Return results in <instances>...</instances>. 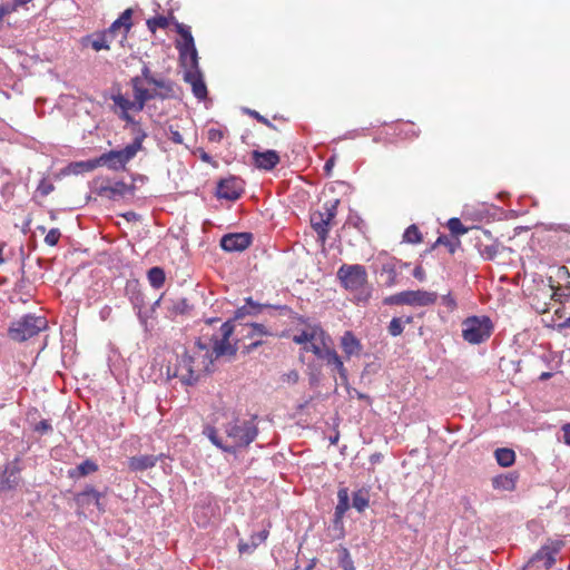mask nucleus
I'll list each match as a JSON object with an SVG mask.
<instances>
[{"label":"nucleus","mask_w":570,"mask_h":570,"mask_svg":"<svg viewBox=\"0 0 570 570\" xmlns=\"http://www.w3.org/2000/svg\"><path fill=\"white\" fill-rule=\"evenodd\" d=\"M436 245H444L448 247L450 253H454L456 248L460 246V240L458 238H450L449 236L441 235L438 237L435 242Z\"/></svg>","instance_id":"nucleus-40"},{"label":"nucleus","mask_w":570,"mask_h":570,"mask_svg":"<svg viewBox=\"0 0 570 570\" xmlns=\"http://www.w3.org/2000/svg\"><path fill=\"white\" fill-rule=\"evenodd\" d=\"M188 68L184 73V80L191 86L193 94L196 98L199 100H203L207 97V87L204 82L202 72L197 67H190L189 65L186 67Z\"/></svg>","instance_id":"nucleus-16"},{"label":"nucleus","mask_w":570,"mask_h":570,"mask_svg":"<svg viewBox=\"0 0 570 570\" xmlns=\"http://www.w3.org/2000/svg\"><path fill=\"white\" fill-rule=\"evenodd\" d=\"M341 347L347 357L358 355L362 351L361 342L351 331L345 332L341 337Z\"/></svg>","instance_id":"nucleus-23"},{"label":"nucleus","mask_w":570,"mask_h":570,"mask_svg":"<svg viewBox=\"0 0 570 570\" xmlns=\"http://www.w3.org/2000/svg\"><path fill=\"white\" fill-rule=\"evenodd\" d=\"M492 484L495 489L511 491L515 487V478L511 474L498 475L492 480Z\"/></svg>","instance_id":"nucleus-30"},{"label":"nucleus","mask_w":570,"mask_h":570,"mask_svg":"<svg viewBox=\"0 0 570 570\" xmlns=\"http://www.w3.org/2000/svg\"><path fill=\"white\" fill-rule=\"evenodd\" d=\"M188 308L187 301L185 298H179L177 301H170L168 303L167 309L170 315L184 314Z\"/></svg>","instance_id":"nucleus-37"},{"label":"nucleus","mask_w":570,"mask_h":570,"mask_svg":"<svg viewBox=\"0 0 570 570\" xmlns=\"http://www.w3.org/2000/svg\"><path fill=\"white\" fill-rule=\"evenodd\" d=\"M208 138L212 141H220L223 138V132L219 129H209Z\"/></svg>","instance_id":"nucleus-59"},{"label":"nucleus","mask_w":570,"mask_h":570,"mask_svg":"<svg viewBox=\"0 0 570 570\" xmlns=\"http://www.w3.org/2000/svg\"><path fill=\"white\" fill-rule=\"evenodd\" d=\"M224 432L232 441L230 444L225 443L218 435L216 428L212 425L205 426L203 431L204 435H206L215 446L223 452L235 454L238 449L247 448L257 438L258 429L254 417L249 420L234 417L224 424Z\"/></svg>","instance_id":"nucleus-1"},{"label":"nucleus","mask_w":570,"mask_h":570,"mask_svg":"<svg viewBox=\"0 0 570 570\" xmlns=\"http://www.w3.org/2000/svg\"><path fill=\"white\" fill-rule=\"evenodd\" d=\"M52 430V426L51 424L49 423L48 420H41L39 423L36 424L35 426V431L36 432H39L41 434H45V433H48L49 431Z\"/></svg>","instance_id":"nucleus-53"},{"label":"nucleus","mask_w":570,"mask_h":570,"mask_svg":"<svg viewBox=\"0 0 570 570\" xmlns=\"http://www.w3.org/2000/svg\"><path fill=\"white\" fill-rule=\"evenodd\" d=\"M168 379L178 377L185 385H194L199 380V373L195 370V356L185 351L178 355L174 366L167 367Z\"/></svg>","instance_id":"nucleus-6"},{"label":"nucleus","mask_w":570,"mask_h":570,"mask_svg":"<svg viewBox=\"0 0 570 570\" xmlns=\"http://www.w3.org/2000/svg\"><path fill=\"white\" fill-rule=\"evenodd\" d=\"M176 28L177 32L183 38V42L178 45L181 65L187 67L189 61L190 67H197L198 55L189 27L183 23H177Z\"/></svg>","instance_id":"nucleus-9"},{"label":"nucleus","mask_w":570,"mask_h":570,"mask_svg":"<svg viewBox=\"0 0 570 570\" xmlns=\"http://www.w3.org/2000/svg\"><path fill=\"white\" fill-rule=\"evenodd\" d=\"M235 330V326L230 321L225 322L220 328L219 334L220 337H216L214 340L213 344V351L212 355L215 356V358L222 357V356H234L237 352L236 343L233 344L230 342V336L233 335Z\"/></svg>","instance_id":"nucleus-10"},{"label":"nucleus","mask_w":570,"mask_h":570,"mask_svg":"<svg viewBox=\"0 0 570 570\" xmlns=\"http://www.w3.org/2000/svg\"><path fill=\"white\" fill-rule=\"evenodd\" d=\"M492 324L488 316H471L462 323V336L470 344H480L491 335Z\"/></svg>","instance_id":"nucleus-7"},{"label":"nucleus","mask_w":570,"mask_h":570,"mask_svg":"<svg viewBox=\"0 0 570 570\" xmlns=\"http://www.w3.org/2000/svg\"><path fill=\"white\" fill-rule=\"evenodd\" d=\"M381 277H384V285L386 287H393L397 283V272L393 262H387L382 265Z\"/></svg>","instance_id":"nucleus-27"},{"label":"nucleus","mask_w":570,"mask_h":570,"mask_svg":"<svg viewBox=\"0 0 570 570\" xmlns=\"http://www.w3.org/2000/svg\"><path fill=\"white\" fill-rule=\"evenodd\" d=\"M47 325L45 317L27 314L11 323L9 336L16 342H23L38 335Z\"/></svg>","instance_id":"nucleus-4"},{"label":"nucleus","mask_w":570,"mask_h":570,"mask_svg":"<svg viewBox=\"0 0 570 570\" xmlns=\"http://www.w3.org/2000/svg\"><path fill=\"white\" fill-rule=\"evenodd\" d=\"M274 307L275 306H273V305L257 303L252 297H247V298H245V305L237 308V311L235 312V318L238 320L246 315H258L262 313L263 309L274 308Z\"/></svg>","instance_id":"nucleus-22"},{"label":"nucleus","mask_w":570,"mask_h":570,"mask_svg":"<svg viewBox=\"0 0 570 570\" xmlns=\"http://www.w3.org/2000/svg\"><path fill=\"white\" fill-rule=\"evenodd\" d=\"M147 277L150 285L155 288H160L165 283V272L158 266L151 267L148 271Z\"/></svg>","instance_id":"nucleus-32"},{"label":"nucleus","mask_w":570,"mask_h":570,"mask_svg":"<svg viewBox=\"0 0 570 570\" xmlns=\"http://www.w3.org/2000/svg\"><path fill=\"white\" fill-rule=\"evenodd\" d=\"M147 26L151 32H155L157 28H166L168 26V20L164 16L154 17L147 20Z\"/></svg>","instance_id":"nucleus-44"},{"label":"nucleus","mask_w":570,"mask_h":570,"mask_svg":"<svg viewBox=\"0 0 570 570\" xmlns=\"http://www.w3.org/2000/svg\"><path fill=\"white\" fill-rule=\"evenodd\" d=\"M442 304L448 307V309L453 311L456 307L455 299L450 295H443L442 296Z\"/></svg>","instance_id":"nucleus-56"},{"label":"nucleus","mask_w":570,"mask_h":570,"mask_svg":"<svg viewBox=\"0 0 570 570\" xmlns=\"http://www.w3.org/2000/svg\"><path fill=\"white\" fill-rule=\"evenodd\" d=\"M325 332L320 326H311L293 336V342L299 345H307L311 341L324 343Z\"/></svg>","instance_id":"nucleus-20"},{"label":"nucleus","mask_w":570,"mask_h":570,"mask_svg":"<svg viewBox=\"0 0 570 570\" xmlns=\"http://www.w3.org/2000/svg\"><path fill=\"white\" fill-rule=\"evenodd\" d=\"M145 135L137 136L134 141L119 150H110L99 156L102 166L118 171L126 168V165L136 157L142 147Z\"/></svg>","instance_id":"nucleus-3"},{"label":"nucleus","mask_w":570,"mask_h":570,"mask_svg":"<svg viewBox=\"0 0 570 570\" xmlns=\"http://www.w3.org/2000/svg\"><path fill=\"white\" fill-rule=\"evenodd\" d=\"M246 112L248 115H250L252 117H254L255 119H257L259 122L266 125L267 127L269 128H273L275 129L276 127L267 119L265 118L264 116H262L259 112H257L256 110H252V109H246Z\"/></svg>","instance_id":"nucleus-52"},{"label":"nucleus","mask_w":570,"mask_h":570,"mask_svg":"<svg viewBox=\"0 0 570 570\" xmlns=\"http://www.w3.org/2000/svg\"><path fill=\"white\" fill-rule=\"evenodd\" d=\"M252 158H253L254 165L258 169H263V170L274 169L281 160L277 151L272 150V149H268L265 151L253 150Z\"/></svg>","instance_id":"nucleus-18"},{"label":"nucleus","mask_w":570,"mask_h":570,"mask_svg":"<svg viewBox=\"0 0 570 570\" xmlns=\"http://www.w3.org/2000/svg\"><path fill=\"white\" fill-rule=\"evenodd\" d=\"M337 504L334 512V524L335 527H342L343 517L350 509V493L347 488H341L337 492Z\"/></svg>","instance_id":"nucleus-21"},{"label":"nucleus","mask_w":570,"mask_h":570,"mask_svg":"<svg viewBox=\"0 0 570 570\" xmlns=\"http://www.w3.org/2000/svg\"><path fill=\"white\" fill-rule=\"evenodd\" d=\"M448 228L449 230L451 232V234L455 237L460 236V235H464L468 233V228L462 224V222L456 218V217H453V218H450L448 220Z\"/></svg>","instance_id":"nucleus-36"},{"label":"nucleus","mask_w":570,"mask_h":570,"mask_svg":"<svg viewBox=\"0 0 570 570\" xmlns=\"http://www.w3.org/2000/svg\"><path fill=\"white\" fill-rule=\"evenodd\" d=\"M405 242L411 244H419L422 242V235L415 225L409 226L403 235Z\"/></svg>","instance_id":"nucleus-38"},{"label":"nucleus","mask_w":570,"mask_h":570,"mask_svg":"<svg viewBox=\"0 0 570 570\" xmlns=\"http://www.w3.org/2000/svg\"><path fill=\"white\" fill-rule=\"evenodd\" d=\"M134 97L137 99L138 109H144L146 102L153 99H171L177 97L178 87L170 79L155 78V82L150 85L155 89L149 90L141 85V78L134 77L130 80Z\"/></svg>","instance_id":"nucleus-2"},{"label":"nucleus","mask_w":570,"mask_h":570,"mask_svg":"<svg viewBox=\"0 0 570 570\" xmlns=\"http://www.w3.org/2000/svg\"><path fill=\"white\" fill-rule=\"evenodd\" d=\"M138 77L141 78L142 86H144V81H146L148 85H150L151 82H155V78H156L147 65H144V67L141 68V75Z\"/></svg>","instance_id":"nucleus-51"},{"label":"nucleus","mask_w":570,"mask_h":570,"mask_svg":"<svg viewBox=\"0 0 570 570\" xmlns=\"http://www.w3.org/2000/svg\"><path fill=\"white\" fill-rule=\"evenodd\" d=\"M494 456L499 465L503 468L511 466L515 461V453L513 450L508 448L497 449Z\"/></svg>","instance_id":"nucleus-28"},{"label":"nucleus","mask_w":570,"mask_h":570,"mask_svg":"<svg viewBox=\"0 0 570 570\" xmlns=\"http://www.w3.org/2000/svg\"><path fill=\"white\" fill-rule=\"evenodd\" d=\"M97 470H98V465L91 460H85L76 469L78 474L81 476H85L89 473L96 472Z\"/></svg>","instance_id":"nucleus-41"},{"label":"nucleus","mask_w":570,"mask_h":570,"mask_svg":"<svg viewBox=\"0 0 570 570\" xmlns=\"http://www.w3.org/2000/svg\"><path fill=\"white\" fill-rule=\"evenodd\" d=\"M560 542H551L541 547L533 557L529 560L527 566L534 564L537 562H543L546 569H550L556 562V556L560 551Z\"/></svg>","instance_id":"nucleus-15"},{"label":"nucleus","mask_w":570,"mask_h":570,"mask_svg":"<svg viewBox=\"0 0 570 570\" xmlns=\"http://www.w3.org/2000/svg\"><path fill=\"white\" fill-rule=\"evenodd\" d=\"M268 535L267 530H262L250 535L249 541L240 540L238 543V551L240 553H252L261 543H263Z\"/></svg>","instance_id":"nucleus-25"},{"label":"nucleus","mask_w":570,"mask_h":570,"mask_svg":"<svg viewBox=\"0 0 570 570\" xmlns=\"http://www.w3.org/2000/svg\"><path fill=\"white\" fill-rule=\"evenodd\" d=\"M478 248H479L480 255L484 259H488V261L494 259L499 252L498 245H495V244H490V245L479 244Z\"/></svg>","instance_id":"nucleus-39"},{"label":"nucleus","mask_w":570,"mask_h":570,"mask_svg":"<svg viewBox=\"0 0 570 570\" xmlns=\"http://www.w3.org/2000/svg\"><path fill=\"white\" fill-rule=\"evenodd\" d=\"M322 361H324L333 372H336L340 375L342 383H347V370L344 366L341 356L334 348L328 347V350L325 351V355L323 356Z\"/></svg>","instance_id":"nucleus-19"},{"label":"nucleus","mask_w":570,"mask_h":570,"mask_svg":"<svg viewBox=\"0 0 570 570\" xmlns=\"http://www.w3.org/2000/svg\"><path fill=\"white\" fill-rule=\"evenodd\" d=\"M31 0H13L11 3L18 9L21 6L29 3Z\"/></svg>","instance_id":"nucleus-64"},{"label":"nucleus","mask_w":570,"mask_h":570,"mask_svg":"<svg viewBox=\"0 0 570 570\" xmlns=\"http://www.w3.org/2000/svg\"><path fill=\"white\" fill-rule=\"evenodd\" d=\"M335 165V158L334 157H331L330 159L326 160L325 165H324V171L330 175L333 167Z\"/></svg>","instance_id":"nucleus-62"},{"label":"nucleus","mask_w":570,"mask_h":570,"mask_svg":"<svg viewBox=\"0 0 570 570\" xmlns=\"http://www.w3.org/2000/svg\"><path fill=\"white\" fill-rule=\"evenodd\" d=\"M244 193V183L237 177L222 179L217 186V196L227 200H236Z\"/></svg>","instance_id":"nucleus-11"},{"label":"nucleus","mask_w":570,"mask_h":570,"mask_svg":"<svg viewBox=\"0 0 570 570\" xmlns=\"http://www.w3.org/2000/svg\"><path fill=\"white\" fill-rule=\"evenodd\" d=\"M259 345H262V341L261 340H256V341L252 342L250 344H248L247 346H245L246 352L249 353L253 350H255L256 347H258Z\"/></svg>","instance_id":"nucleus-63"},{"label":"nucleus","mask_w":570,"mask_h":570,"mask_svg":"<svg viewBox=\"0 0 570 570\" xmlns=\"http://www.w3.org/2000/svg\"><path fill=\"white\" fill-rule=\"evenodd\" d=\"M403 321L399 317H394L392 318V321L390 322V325H389V333L392 335V336H399L402 334L403 332Z\"/></svg>","instance_id":"nucleus-46"},{"label":"nucleus","mask_w":570,"mask_h":570,"mask_svg":"<svg viewBox=\"0 0 570 570\" xmlns=\"http://www.w3.org/2000/svg\"><path fill=\"white\" fill-rule=\"evenodd\" d=\"M436 299L438 294L435 292H428L423 289L403 292L404 305L424 307L433 305Z\"/></svg>","instance_id":"nucleus-13"},{"label":"nucleus","mask_w":570,"mask_h":570,"mask_svg":"<svg viewBox=\"0 0 570 570\" xmlns=\"http://www.w3.org/2000/svg\"><path fill=\"white\" fill-rule=\"evenodd\" d=\"M112 39H115L118 35L121 36V40H124V26L117 19L111 23V26L105 30Z\"/></svg>","instance_id":"nucleus-47"},{"label":"nucleus","mask_w":570,"mask_h":570,"mask_svg":"<svg viewBox=\"0 0 570 570\" xmlns=\"http://www.w3.org/2000/svg\"><path fill=\"white\" fill-rule=\"evenodd\" d=\"M114 102L120 107L122 110H136L140 111L141 109H138V102L137 99L134 97V101H130L129 99L125 98L122 95L114 96Z\"/></svg>","instance_id":"nucleus-34"},{"label":"nucleus","mask_w":570,"mask_h":570,"mask_svg":"<svg viewBox=\"0 0 570 570\" xmlns=\"http://www.w3.org/2000/svg\"><path fill=\"white\" fill-rule=\"evenodd\" d=\"M338 203V199L327 202L323 205L322 210L311 214V226L317 234V239L321 244H325L328 238L330 228L337 214Z\"/></svg>","instance_id":"nucleus-5"},{"label":"nucleus","mask_w":570,"mask_h":570,"mask_svg":"<svg viewBox=\"0 0 570 570\" xmlns=\"http://www.w3.org/2000/svg\"><path fill=\"white\" fill-rule=\"evenodd\" d=\"M413 276L419 279L420 282H424L425 278H426V274H425V271L424 268L419 265L416 266L414 269H413Z\"/></svg>","instance_id":"nucleus-58"},{"label":"nucleus","mask_w":570,"mask_h":570,"mask_svg":"<svg viewBox=\"0 0 570 570\" xmlns=\"http://www.w3.org/2000/svg\"><path fill=\"white\" fill-rule=\"evenodd\" d=\"M114 39L106 31H104L99 35H96V37L91 40V47L96 51L109 50L110 43Z\"/></svg>","instance_id":"nucleus-31"},{"label":"nucleus","mask_w":570,"mask_h":570,"mask_svg":"<svg viewBox=\"0 0 570 570\" xmlns=\"http://www.w3.org/2000/svg\"><path fill=\"white\" fill-rule=\"evenodd\" d=\"M168 139L175 144H183L184 141L181 134L173 127H169Z\"/></svg>","instance_id":"nucleus-54"},{"label":"nucleus","mask_w":570,"mask_h":570,"mask_svg":"<svg viewBox=\"0 0 570 570\" xmlns=\"http://www.w3.org/2000/svg\"><path fill=\"white\" fill-rule=\"evenodd\" d=\"M268 331L263 324L252 323L247 325V336L254 338L255 336L267 335Z\"/></svg>","instance_id":"nucleus-45"},{"label":"nucleus","mask_w":570,"mask_h":570,"mask_svg":"<svg viewBox=\"0 0 570 570\" xmlns=\"http://www.w3.org/2000/svg\"><path fill=\"white\" fill-rule=\"evenodd\" d=\"M338 564L342 570H355L351 554L344 547L338 549Z\"/></svg>","instance_id":"nucleus-35"},{"label":"nucleus","mask_w":570,"mask_h":570,"mask_svg":"<svg viewBox=\"0 0 570 570\" xmlns=\"http://www.w3.org/2000/svg\"><path fill=\"white\" fill-rule=\"evenodd\" d=\"M102 166V164L99 161V157L95 158V159H89L87 161H80V163H76L75 164V167L76 168H79V170H77V173L79 171H91L94 169H96L97 167H100Z\"/></svg>","instance_id":"nucleus-43"},{"label":"nucleus","mask_w":570,"mask_h":570,"mask_svg":"<svg viewBox=\"0 0 570 570\" xmlns=\"http://www.w3.org/2000/svg\"><path fill=\"white\" fill-rule=\"evenodd\" d=\"M326 336L324 341H326ZM326 342L321 343L320 341H311L307 345L303 346L305 352H312L317 358L322 360L325 355V351L328 350Z\"/></svg>","instance_id":"nucleus-33"},{"label":"nucleus","mask_w":570,"mask_h":570,"mask_svg":"<svg viewBox=\"0 0 570 570\" xmlns=\"http://www.w3.org/2000/svg\"><path fill=\"white\" fill-rule=\"evenodd\" d=\"M19 459L9 462L0 472V491H7L16 488L20 481Z\"/></svg>","instance_id":"nucleus-14"},{"label":"nucleus","mask_w":570,"mask_h":570,"mask_svg":"<svg viewBox=\"0 0 570 570\" xmlns=\"http://www.w3.org/2000/svg\"><path fill=\"white\" fill-rule=\"evenodd\" d=\"M97 193L99 196L108 197L110 199H115L117 197H125L126 195L134 194V186H129L121 180H118L114 184L107 183L101 184Z\"/></svg>","instance_id":"nucleus-17"},{"label":"nucleus","mask_w":570,"mask_h":570,"mask_svg":"<svg viewBox=\"0 0 570 570\" xmlns=\"http://www.w3.org/2000/svg\"><path fill=\"white\" fill-rule=\"evenodd\" d=\"M60 236V230L58 228H52L45 236V243L49 246H56L59 242Z\"/></svg>","instance_id":"nucleus-48"},{"label":"nucleus","mask_w":570,"mask_h":570,"mask_svg":"<svg viewBox=\"0 0 570 570\" xmlns=\"http://www.w3.org/2000/svg\"><path fill=\"white\" fill-rule=\"evenodd\" d=\"M383 303L385 305H404L403 292L385 297Z\"/></svg>","instance_id":"nucleus-50"},{"label":"nucleus","mask_w":570,"mask_h":570,"mask_svg":"<svg viewBox=\"0 0 570 570\" xmlns=\"http://www.w3.org/2000/svg\"><path fill=\"white\" fill-rule=\"evenodd\" d=\"M370 502V494L366 489H360L353 493L352 505L358 512H363Z\"/></svg>","instance_id":"nucleus-29"},{"label":"nucleus","mask_w":570,"mask_h":570,"mask_svg":"<svg viewBox=\"0 0 570 570\" xmlns=\"http://www.w3.org/2000/svg\"><path fill=\"white\" fill-rule=\"evenodd\" d=\"M253 236L249 233H235L224 235L220 247L225 252H243L252 244Z\"/></svg>","instance_id":"nucleus-12"},{"label":"nucleus","mask_w":570,"mask_h":570,"mask_svg":"<svg viewBox=\"0 0 570 570\" xmlns=\"http://www.w3.org/2000/svg\"><path fill=\"white\" fill-rule=\"evenodd\" d=\"M16 6L12 3H4L0 4V21L3 19L4 16L16 11Z\"/></svg>","instance_id":"nucleus-57"},{"label":"nucleus","mask_w":570,"mask_h":570,"mask_svg":"<svg viewBox=\"0 0 570 570\" xmlns=\"http://www.w3.org/2000/svg\"><path fill=\"white\" fill-rule=\"evenodd\" d=\"M298 373L296 371H291L288 372L287 374H284L283 375V380L285 381H288V382H293V383H296L298 381Z\"/></svg>","instance_id":"nucleus-60"},{"label":"nucleus","mask_w":570,"mask_h":570,"mask_svg":"<svg viewBox=\"0 0 570 570\" xmlns=\"http://www.w3.org/2000/svg\"><path fill=\"white\" fill-rule=\"evenodd\" d=\"M53 188L55 187L52 183L48 181L47 179H41L37 187V191L42 196H48L53 190Z\"/></svg>","instance_id":"nucleus-49"},{"label":"nucleus","mask_w":570,"mask_h":570,"mask_svg":"<svg viewBox=\"0 0 570 570\" xmlns=\"http://www.w3.org/2000/svg\"><path fill=\"white\" fill-rule=\"evenodd\" d=\"M347 224L361 230L364 225V222L357 214H351L348 216Z\"/></svg>","instance_id":"nucleus-55"},{"label":"nucleus","mask_w":570,"mask_h":570,"mask_svg":"<svg viewBox=\"0 0 570 570\" xmlns=\"http://www.w3.org/2000/svg\"><path fill=\"white\" fill-rule=\"evenodd\" d=\"M131 16L132 9H126L117 19V21H120V23L124 26V38H127V35L132 26Z\"/></svg>","instance_id":"nucleus-42"},{"label":"nucleus","mask_w":570,"mask_h":570,"mask_svg":"<svg viewBox=\"0 0 570 570\" xmlns=\"http://www.w3.org/2000/svg\"><path fill=\"white\" fill-rule=\"evenodd\" d=\"M101 493L94 488H86L81 493L77 495V502L80 504L95 503L99 510H102L100 505Z\"/></svg>","instance_id":"nucleus-26"},{"label":"nucleus","mask_w":570,"mask_h":570,"mask_svg":"<svg viewBox=\"0 0 570 570\" xmlns=\"http://www.w3.org/2000/svg\"><path fill=\"white\" fill-rule=\"evenodd\" d=\"M562 432H563V442L567 445H570V423L563 425Z\"/></svg>","instance_id":"nucleus-61"},{"label":"nucleus","mask_w":570,"mask_h":570,"mask_svg":"<svg viewBox=\"0 0 570 570\" xmlns=\"http://www.w3.org/2000/svg\"><path fill=\"white\" fill-rule=\"evenodd\" d=\"M157 461L158 456L156 455H137L129 459L128 466L131 471L141 472L155 466Z\"/></svg>","instance_id":"nucleus-24"},{"label":"nucleus","mask_w":570,"mask_h":570,"mask_svg":"<svg viewBox=\"0 0 570 570\" xmlns=\"http://www.w3.org/2000/svg\"><path fill=\"white\" fill-rule=\"evenodd\" d=\"M337 277L347 291H357L367 283V273L363 265L343 264L337 271Z\"/></svg>","instance_id":"nucleus-8"}]
</instances>
